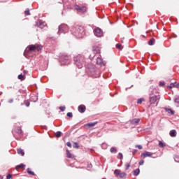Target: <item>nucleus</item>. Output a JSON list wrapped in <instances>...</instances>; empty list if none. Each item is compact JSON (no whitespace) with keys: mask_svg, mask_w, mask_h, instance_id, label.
Returning <instances> with one entry per match:
<instances>
[{"mask_svg":"<svg viewBox=\"0 0 179 179\" xmlns=\"http://www.w3.org/2000/svg\"><path fill=\"white\" fill-rule=\"evenodd\" d=\"M158 146L159 148H166V143H163V141H159L158 143Z\"/></svg>","mask_w":179,"mask_h":179,"instance_id":"nucleus-28","label":"nucleus"},{"mask_svg":"<svg viewBox=\"0 0 179 179\" xmlns=\"http://www.w3.org/2000/svg\"><path fill=\"white\" fill-rule=\"evenodd\" d=\"M142 37H143V38H146V36H145V35H142Z\"/></svg>","mask_w":179,"mask_h":179,"instance_id":"nucleus-58","label":"nucleus"},{"mask_svg":"<svg viewBox=\"0 0 179 179\" xmlns=\"http://www.w3.org/2000/svg\"><path fill=\"white\" fill-rule=\"evenodd\" d=\"M27 173H28L29 174V176H36V173H34V172L33 171H31V169L30 168H28L27 169Z\"/></svg>","mask_w":179,"mask_h":179,"instance_id":"nucleus-25","label":"nucleus"},{"mask_svg":"<svg viewBox=\"0 0 179 179\" xmlns=\"http://www.w3.org/2000/svg\"><path fill=\"white\" fill-rule=\"evenodd\" d=\"M23 73H24V75H26V73H27V71L24 70V71H23Z\"/></svg>","mask_w":179,"mask_h":179,"instance_id":"nucleus-56","label":"nucleus"},{"mask_svg":"<svg viewBox=\"0 0 179 179\" xmlns=\"http://www.w3.org/2000/svg\"><path fill=\"white\" fill-rule=\"evenodd\" d=\"M0 179H3V177L1 175H0Z\"/></svg>","mask_w":179,"mask_h":179,"instance_id":"nucleus-57","label":"nucleus"},{"mask_svg":"<svg viewBox=\"0 0 179 179\" xmlns=\"http://www.w3.org/2000/svg\"><path fill=\"white\" fill-rule=\"evenodd\" d=\"M36 51H41V50H43V45H36Z\"/></svg>","mask_w":179,"mask_h":179,"instance_id":"nucleus-33","label":"nucleus"},{"mask_svg":"<svg viewBox=\"0 0 179 179\" xmlns=\"http://www.w3.org/2000/svg\"><path fill=\"white\" fill-rule=\"evenodd\" d=\"M87 170H88V171H90V169H92V167H93V165L92 164H88L87 165Z\"/></svg>","mask_w":179,"mask_h":179,"instance_id":"nucleus-42","label":"nucleus"},{"mask_svg":"<svg viewBox=\"0 0 179 179\" xmlns=\"http://www.w3.org/2000/svg\"><path fill=\"white\" fill-rule=\"evenodd\" d=\"M10 178H12V174L8 173L6 176V179H10Z\"/></svg>","mask_w":179,"mask_h":179,"instance_id":"nucleus-52","label":"nucleus"},{"mask_svg":"<svg viewBox=\"0 0 179 179\" xmlns=\"http://www.w3.org/2000/svg\"><path fill=\"white\" fill-rule=\"evenodd\" d=\"M110 153H117V148H115V147H112V148L110 149Z\"/></svg>","mask_w":179,"mask_h":179,"instance_id":"nucleus-36","label":"nucleus"},{"mask_svg":"<svg viewBox=\"0 0 179 179\" xmlns=\"http://www.w3.org/2000/svg\"><path fill=\"white\" fill-rule=\"evenodd\" d=\"M169 135L171 138H176V136H177V131L176 129L171 130Z\"/></svg>","mask_w":179,"mask_h":179,"instance_id":"nucleus-20","label":"nucleus"},{"mask_svg":"<svg viewBox=\"0 0 179 179\" xmlns=\"http://www.w3.org/2000/svg\"><path fill=\"white\" fill-rule=\"evenodd\" d=\"M66 157H68V159H75V155H72V153H71V151H69V150H66Z\"/></svg>","mask_w":179,"mask_h":179,"instance_id":"nucleus-17","label":"nucleus"},{"mask_svg":"<svg viewBox=\"0 0 179 179\" xmlns=\"http://www.w3.org/2000/svg\"><path fill=\"white\" fill-rule=\"evenodd\" d=\"M114 173L116 174V177H119L120 178H124V177H127V173L125 172H120V170L115 169L114 171Z\"/></svg>","mask_w":179,"mask_h":179,"instance_id":"nucleus-10","label":"nucleus"},{"mask_svg":"<svg viewBox=\"0 0 179 179\" xmlns=\"http://www.w3.org/2000/svg\"><path fill=\"white\" fill-rule=\"evenodd\" d=\"M78 110L79 113H80L81 114H83V113H85V111H86V106L80 105L78 107Z\"/></svg>","mask_w":179,"mask_h":179,"instance_id":"nucleus-13","label":"nucleus"},{"mask_svg":"<svg viewBox=\"0 0 179 179\" xmlns=\"http://www.w3.org/2000/svg\"><path fill=\"white\" fill-rule=\"evenodd\" d=\"M129 167H131V164L126 163L125 164V170H129Z\"/></svg>","mask_w":179,"mask_h":179,"instance_id":"nucleus-41","label":"nucleus"},{"mask_svg":"<svg viewBox=\"0 0 179 179\" xmlns=\"http://www.w3.org/2000/svg\"><path fill=\"white\" fill-rule=\"evenodd\" d=\"M24 103L26 107H30V102H29L28 101H24Z\"/></svg>","mask_w":179,"mask_h":179,"instance_id":"nucleus-45","label":"nucleus"},{"mask_svg":"<svg viewBox=\"0 0 179 179\" xmlns=\"http://www.w3.org/2000/svg\"><path fill=\"white\" fill-rule=\"evenodd\" d=\"M96 65H99V66H105L106 63L103 61V59L100 57L96 58Z\"/></svg>","mask_w":179,"mask_h":179,"instance_id":"nucleus-12","label":"nucleus"},{"mask_svg":"<svg viewBox=\"0 0 179 179\" xmlns=\"http://www.w3.org/2000/svg\"><path fill=\"white\" fill-rule=\"evenodd\" d=\"M156 41V39L154 38H152L149 41H148V45H155V43Z\"/></svg>","mask_w":179,"mask_h":179,"instance_id":"nucleus-24","label":"nucleus"},{"mask_svg":"<svg viewBox=\"0 0 179 179\" xmlns=\"http://www.w3.org/2000/svg\"><path fill=\"white\" fill-rule=\"evenodd\" d=\"M73 148L74 149H79L80 148L79 143L78 142H74L73 144Z\"/></svg>","mask_w":179,"mask_h":179,"instance_id":"nucleus-31","label":"nucleus"},{"mask_svg":"<svg viewBox=\"0 0 179 179\" xmlns=\"http://www.w3.org/2000/svg\"><path fill=\"white\" fill-rule=\"evenodd\" d=\"M136 153H138V150H133L132 151V155L135 156V155H136Z\"/></svg>","mask_w":179,"mask_h":179,"instance_id":"nucleus-50","label":"nucleus"},{"mask_svg":"<svg viewBox=\"0 0 179 179\" xmlns=\"http://www.w3.org/2000/svg\"><path fill=\"white\" fill-rule=\"evenodd\" d=\"M69 31V27L66 24H62L58 27L57 34L60 36L61 34H66Z\"/></svg>","mask_w":179,"mask_h":179,"instance_id":"nucleus-4","label":"nucleus"},{"mask_svg":"<svg viewBox=\"0 0 179 179\" xmlns=\"http://www.w3.org/2000/svg\"><path fill=\"white\" fill-rule=\"evenodd\" d=\"M116 48L117 50H122V45H121L120 44H116Z\"/></svg>","mask_w":179,"mask_h":179,"instance_id":"nucleus-43","label":"nucleus"},{"mask_svg":"<svg viewBox=\"0 0 179 179\" xmlns=\"http://www.w3.org/2000/svg\"><path fill=\"white\" fill-rule=\"evenodd\" d=\"M102 179H106V178H103Z\"/></svg>","mask_w":179,"mask_h":179,"instance_id":"nucleus-60","label":"nucleus"},{"mask_svg":"<svg viewBox=\"0 0 179 179\" xmlns=\"http://www.w3.org/2000/svg\"><path fill=\"white\" fill-rule=\"evenodd\" d=\"M24 14L26 16H29V15H30V10H29V8H27L24 12Z\"/></svg>","mask_w":179,"mask_h":179,"instance_id":"nucleus-44","label":"nucleus"},{"mask_svg":"<svg viewBox=\"0 0 179 179\" xmlns=\"http://www.w3.org/2000/svg\"><path fill=\"white\" fill-rule=\"evenodd\" d=\"M17 78L20 80H24V79H26V77H24V76H23V74L21 73L18 75Z\"/></svg>","mask_w":179,"mask_h":179,"instance_id":"nucleus-29","label":"nucleus"},{"mask_svg":"<svg viewBox=\"0 0 179 179\" xmlns=\"http://www.w3.org/2000/svg\"><path fill=\"white\" fill-rule=\"evenodd\" d=\"M59 110L62 112L65 111V106L59 107Z\"/></svg>","mask_w":179,"mask_h":179,"instance_id":"nucleus-48","label":"nucleus"},{"mask_svg":"<svg viewBox=\"0 0 179 179\" xmlns=\"http://www.w3.org/2000/svg\"><path fill=\"white\" fill-rule=\"evenodd\" d=\"M172 37H173V38H177V35H176V34H172Z\"/></svg>","mask_w":179,"mask_h":179,"instance_id":"nucleus-54","label":"nucleus"},{"mask_svg":"<svg viewBox=\"0 0 179 179\" xmlns=\"http://www.w3.org/2000/svg\"><path fill=\"white\" fill-rule=\"evenodd\" d=\"M140 121H141L140 118H134L130 120V124L131 125H135V124H139Z\"/></svg>","mask_w":179,"mask_h":179,"instance_id":"nucleus-19","label":"nucleus"},{"mask_svg":"<svg viewBox=\"0 0 179 179\" xmlns=\"http://www.w3.org/2000/svg\"><path fill=\"white\" fill-rule=\"evenodd\" d=\"M133 174L136 177H138L139 174H141V169L139 168L136 169V170L133 171Z\"/></svg>","mask_w":179,"mask_h":179,"instance_id":"nucleus-22","label":"nucleus"},{"mask_svg":"<svg viewBox=\"0 0 179 179\" xmlns=\"http://www.w3.org/2000/svg\"><path fill=\"white\" fill-rule=\"evenodd\" d=\"M159 86V87H164V86H166V83L163 81H160Z\"/></svg>","mask_w":179,"mask_h":179,"instance_id":"nucleus-39","label":"nucleus"},{"mask_svg":"<svg viewBox=\"0 0 179 179\" xmlns=\"http://www.w3.org/2000/svg\"><path fill=\"white\" fill-rule=\"evenodd\" d=\"M145 101V99L143 98H140L137 100V104H142V103Z\"/></svg>","mask_w":179,"mask_h":179,"instance_id":"nucleus-38","label":"nucleus"},{"mask_svg":"<svg viewBox=\"0 0 179 179\" xmlns=\"http://www.w3.org/2000/svg\"><path fill=\"white\" fill-rule=\"evenodd\" d=\"M61 135H62V132L61 131H58L55 133L56 138H61Z\"/></svg>","mask_w":179,"mask_h":179,"instance_id":"nucleus-35","label":"nucleus"},{"mask_svg":"<svg viewBox=\"0 0 179 179\" xmlns=\"http://www.w3.org/2000/svg\"><path fill=\"white\" fill-rule=\"evenodd\" d=\"M117 159L122 160L124 159V155L122 152H119L117 155Z\"/></svg>","mask_w":179,"mask_h":179,"instance_id":"nucleus-37","label":"nucleus"},{"mask_svg":"<svg viewBox=\"0 0 179 179\" xmlns=\"http://www.w3.org/2000/svg\"><path fill=\"white\" fill-rule=\"evenodd\" d=\"M151 156H153V152H150L149 151H145L141 155V157H150Z\"/></svg>","mask_w":179,"mask_h":179,"instance_id":"nucleus-11","label":"nucleus"},{"mask_svg":"<svg viewBox=\"0 0 179 179\" xmlns=\"http://www.w3.org/2000/svg\"><path fill=\"white\" fill-rule=\"evenodd\" d=\"M145 163V161L143 159H141L139 162H138V164L139 166H143Z\"/></svg>","mask_w":179,"mask_h":179,"instance_id":"nucleus-47","label":"nucleus"},{"mask_svg":"<svg viewBox=\"0 0 179 179\" xmlns=\"http://www.w3.org/2000/svg\"><path fill=\"white\" fill-rule=\"evenodd\" d=\"M156 101H157V95L150 96V104H155L156 103Z\"/></svg>","mask_w":179,"mask_h":179,"instance_id":"nucleus-16","label":"nucleus"},{"mask_svg":"<svg viewBox=\"0 0 179 179\" xmlns=\"http://www.w3.org/2000/svg\"><path fill=\"white\" fill-rule=\"evenodd\" d=\"M44 22H43V21L39 20L38 22H36V26H38V27H40V29H43V27H44Z\"/></svg>","mask_w":179,"mask_h":179,"instance_id":"nucleus-23","label":"nucleus"},{"mask_svg":"<svg viewBox=\"0 0 179 179\" xmlns=\"http://www.w3.org/2000/svg\"><path fill=\"white\" fill-rule=\"evenodd\" d=\"M62 65H69V56L68 55H63L60 58Z\"/></svg>","mask_w":179,"mask_h":179,"instance_id":"nucleus-7","label":"nucleus"},{"mask_svg":"<svg viewBox=\"0 0 179 179\" xmlns=\"http://www.w3.org/2000/svg\"><path fill=\"white\" fill-rule=\"evenodd\" d=\"M31 101H34V103H36L38 100V96H31Z\"/></svg>","mask_w":179,"mask_h":179,"instance_id":"nucleus-34","label":"nucleus"},{"mask_svg":"<svg viewBox=\"0 0 179 179\" xmlns=\"http://www.w3.org/2000/svg\"><path fill=\"white\" fill-rule=\"evenodd\" d=\"M173 87H179V83H177V82L171 83L170 85L167 86V89H173Z\"/></svg>","mask_w":179,"mask_h":179,"instance_id":"nucleus-18","label":"nucleus"},{"mask_svg":"<svg viewBox=\"0 0 179 179\" xmlns=\"http://www.w3.org/2000/svg\"><path fill=\"white\" fill-rule=\"evenodd\" d=\"M93 51L94 54H100V48L99 47L94 48Z\"/></svg>","mask_w":179,"mask_h":179,"instance_id":"nucleus-27","label":"nucleus"},{"mask_svg":"<svg viewBox=\"0 0 179 179\" xmlns=\"http://www.w3.org/2000/svg\"><path fill=\"white\" fill-rule=\"evenodd\" d=\"M66 117H69V118H72V117H73V114L72 113V112H69L66 114Z\"/></svg>","mask_w":179,"mask_h":179,"instance_id":"nucleus-40","label":"nucleus"},{"mask_svg":"<svg viewBox=\"0 0 179 179\" xmlns=\"http://www.w3.org/2000/svg\"><path fill=\"white\" fill-rule=\"evenodd\" d=\"M48 68V62H47V60H43L42 62H41V64L39 66V69L41 71H46Z\"/></svg>","mask_w":179,"mask_h":179,"instance_id":"nucleus-9","label":"nucleus"},{"mask_svg":"<svg viewBox=\"0 0 179 179\" xmlns=\"http://www.w3.org/2000/svg\"><path fill=\"white\" fill-rule=\"evenodd\" d=\"M93 32L94 36L98 38L103 37L104 36V32H103V29L98 27H95Z\"/></svg>","mask_w":179,"mask_h":179,"instance_id":"nucleus-6","label":"nucleus"},{"mask_svg":"<svg viewBox=\"0 0 179 179\" xmlns=\"http://www.w3.org/2000/svg\"><path fill=\"white\" fill-rule=\"evenodd\" d=\"M87 68L92 78H100V71L94 65L88 64Z\"/></svg>","mask_w":179,"mask_h":179,"instance_id":"nucleus-3","label":"nucleus"},{"mask_svg":"<svg viewBox=\"0 0 179 179\" xmlns=\"http://www.w3.org/2000/svg\"><path fill=\"white\" fill-rule=\"evenodd\" d=\"M156 157H152V159H156Z\"/></svg>","mask_w":179,"mask_h":179,"instance_id":"nucleus-59","label":"nucleus"},{"mask_svg":"<svg viewBox=\"0 0 179 179\" xmlns=\"http://www.w3.org/2000/svg\"><path fill=\"white\" fill-rule=\"evenodd\" d=\"M36 51V45H29L24 52V56L25 58H30L31 52Z\"/></svg>","mask_w":179,"mask_h":179,"instance_id":"nucleus-5","label":"nucleus"},{"mask_svg":"<svg viewBox=\"0 0 179 179\" xmlns=\"http://www.w3.org/2000/svg\"><path fill=\"white\" fill-rule=\"evenodd\" d=\"M71 32L77 38H82L85 36V28L79 25H75L71 27Z\"/></svg>","mask_w":179,"mask_h":179,"instance_id":"nucleus-1","label":"nucleus"},{"mask_svg":"<svg viewBox=\"0 0 179 179\" xmlns=\"http://www.w3.org/2000/svg\"><path fill=\"white\" fill-rule=\"evenodd\" d=\"M175 162H176V163H179V156L178 155H176L175 158H174Z\"/></svg>","mask_w":179,"mask_h":179,"instance_id":"nucleus-46","label":"nucleus"},{"mask_svg":"<svg viewBox=\"0 0 179 179\" xmlns=\"http://www.w3.org/2000/svg\"><path fill=\"white\" fill-rule=\"evenodd\" d=\"M102 148H103V149H107V145L106 144L103 143Z\"/></svg>","mask_w":179,"mask_h":179,"instance_id":"nucleus-53","label":"nucleus"},{"mask_svg":"<svg viewBox=\"0 0 179 179\" xmlns=\"http://www.w3.org/2000/svg\"><path fill=\"white\" fill-rule=\"evenodd\" d=\"M13 132H15V134H17L18 135H22V133L23 132V131L22 130V129H20V127H15L13 131H12V134L14 136V138H15V139L17 141H20V138L19 137H16V136H15V134Z\"/></svg>","mask_w":179,"mask_h":179,"instance_id":"nucleus-8","label":"nucleus"},{"mask_svg":"<svg viewBox=\"0 0 179 179\" xmlns=\"http://www.w3.org/2000/svg\"><path fill=\"white\" fill-rule=\"evenodd\" d=\"M17 152L18 153V155H21V156H23L24 155V150H23V149L22 148L17 149Z\"/></svg>","mask_w":179,"mask_h":179,"instance_id":"nucleus-26","label":"nucleus"},{"mask_svg":"<svg viewBox=\"0 0 179 179\" xmlns=\"http://www.w3.org/2000/svg\"><path fill=\"white\" fill-rule=\"evenodd\" d=\"M0 106H1V103H0Z\"/></svg>","mask_w":179,"mask_h":179,"instance_id":"nucleus-61","label":"nucleus"},{"mask_svg":"<svg viewBox=\"0 0 179 179\" xmlns=\"http://www.w3.org/2000/svg\"><path fill=\"white\" fill-rule=\"evenodd\" d=\"M97 123H98V122H93L87 123V124H85V127H86L88 129L93 128V127L96 125Z\"/></svg>","mask_w":179,"mask_h":179,"instance_id":"nucleus-14","label":"nucleus"},{"mask_svg":"<svg viewBox=\"0 0 179 179\" xmlns=\"http://www.w3.org/2000/svg\"><path fill=\"white\" fill-rule=\"evenodd\" d=\"M135 148H138V149H139V150H142V148H143L141 145H136Z\"/></svg>","mask_w":179,"mask_h":179,"instance_id":"nucleus-49","label":"nucleus"},{"mask_svg":"<svg viewBox=\"0 0 179 179\" xmlns=\"http://www.w3.org/2000/svg\"><path fill=\"white\" fill-rule=\"evenodd\" d=\"M8 103H9L10 104H12V103H13V99H10V100L8 101Z\"/></svg>","mask_w":179,"mask_h":179,"instance_id":"nucleus-55","label":"nucleus"},{"mask_svg":"<svg viewBox=\"0 0 179 179\" xmlns=\"http://www.w3.org/2000/svg\"><path fill=\"white\" fill-rule=\"evenodd\" d=\"M74 64L78 67V69H82L86 65V59L81 55L74 57Z\"/></svg>","mask_w":179,"mask_h":179,"instance_id":"nucleus-2","label":"nucleus"},{"mask_svg":"<svg viewBox=\"0 0 179 179\" xmlns=\"http://www.w3.org/2000/svg\"><path fill=\"white\" fill-rule=\"evenodd\" d=\"M66 146H68L69 148H72V143H71V142L68 141L66 143Z\"/></svg>","mask_w":179,"mask_h":179,"instance_id":"nucleus-51","label":"nucleus"},{"mask_svg":"<svg viewBox=\"0 0 179 179\" xmlns=\"http://www.w3.org/2000/svg\"><path fill=\"white\" fill-rule=\"evenodd\" d=\"M164 109L166 111V113H168V114H171V115H174L175 111L173 110L171 108L165 107L164 108Z\"/></svg>","mask_w":179,"mask_h":179,"instance_id":"nucleus-15","label":"nucleus"},{"mask_svg":"<svg viewBox=\"0 0 179 179\" xmlns=\"http://www.w3.org/2000/svg\"><path fill=\"white\" fill-rule=\"evenodd\" d=\"M76 9L79 12H86V7H80L79 6H76Z\"/></svg>","mask_w":179,"mask_h":179,"instance_id":"nucleus-21","label":"nucleus"},{"mask_svg":"<svg viewBox=\"0 0 179 179\" xmlns=\"http://www.w3.org/2000/svg\"><path fill=\"white\" fill-rule=\"evenodd\" d=\"M24 167H26V165H24V164H20L16 166V169H23V170H24Z\"/></svg>","mask_w":179,"mask_h":179,"instance_id":"nucleus-32","label":"nucleus"},{"mask_svg":"<svg viewBox=\"0 0 179 179\" xmlns=\"http://www.w3.org/2000/svg\"><path fill=\"white\" fill-rule=\"evenodd\" d=\"M174 103H176V104H179V96L176 95L173 99Z\"/></svg>","mask_w":179,"mask_h":179,"instance_id":"nucleus-30","label":"nucleus"}]
</instances>
